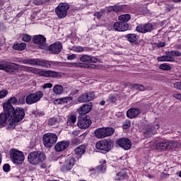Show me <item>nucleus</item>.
<instances>
[{"instance_id":"obj_49","label":"nucleus","mask_w":181,"mask_h":181,"mask_svg":"<svg viewBox=\"0 0 181 181\" xmlns=\"http://www.w3.org/2000/svg\"><path fill=\"white\" fill-rule=\"evenodd\" d=\"M115 12H121L122 11V6H115L112 7Z\"/></svg>"},{"instance_id":"obj_13","label":"nucleus","mask_w":181,"mask_h":181,"mask_svg":"<svg viewBox=\"0 0 181 181\" xmlns=\"http://www.w3.org/2000/svg\"><path fill=\"white\" fill-rule=\"evenodd\" d=\"M77 125L78 128H81V129H87L90 125H91V120L90 119V117L84 116L83 117H81L78 119L77 122Z\"/></svg>"},{"instance_id":"obj_29","label":"nucleus","mask_w":181,"mask_h":181,"mask_svg":"<svg viewBox=\"0 0 181 181\" xmlns=\"http://www.w3.org/2000/svg\"><path fill=\"white\" fill-rule=\"evenodd\" d=\"M51 63L52 62H50V61L38 59V66H41L42 67H45V69H50Z\"/></svg>"},{"instance_id":"obj_34","label":"nucleus","mask_w":181,"mask_h":181,"mask_svg":"<svg viewBox=\"0 0 181 181\" xmlns=\"http://www.w3.org/2000/svg\"><path fill=\"white\" fill-rule=\"evenodd\" d=\"M126 37L127 40L131 43H134V42H136V39H138L136 34H128L126 35Z\"/></svg>"},{"instance_id":"obj_57","label":"nucleus","mask_w":181,"mask_h":181,"mask_svg":"<svg viewBox=\"0 0 181 181\" xmlns=\"http://www.w3.org/2000/svg\"><path fill=\"white\" fill-rule=\"evenodd\" d=\"M173 96L174 98H176V100H180V101H181V93H175Z\"/></svg>"},{"instance_id":"obj_64","label":"nucleus","mask_w":181,"mask_h":181,"mask_svg":"<svg viewBox=\"0 0 181 181\" xmlns=\"http://www.w3.org/2000/svg\"><path fill=\"white\" fill-rule=\"evenodd\" d=\"M110 101H112V102L115 101V97L110 98Z\"/></svg>"},{"instance_id":"obj_19","label":"nucleus","mask_w":181,"mask_h":181,"mask_svg":"<svg viewBox=\"0 0 181 181\" xmlns=\"http://www.w3.org/2000/svg\"><path fill=\"white\" fill-rule=\"evenodd\" d=\"M62 43L60 42H55L54 44H52L49 47V52H52L54 54H59L62 52Z\"/></svg>"},{"instance_id":"obj_12","label":"nucleus","mask_w":181,"mask_h":181,"mask_svg":"<svg viewBox=\"0 0 181 181\" xmlns=\"http://www.w3.org/2000/svg\"><path fill=\"white\" fill-rule=\"evenodd\" d=\"M33 43L37 45L39 49H46V38L43 35H35L33 39Z\"/></svg>"},{"instance_id":"obj_16","label":"nucleus","mask_w":181,"mask_h":181,"mask_svg":"<svg viewBox=\"0 0 181 181\" xmlns=\"http://www.w3.org/2000/svg\"><path fill=\"white\" fill-rule=\"evenodd\" d=\"M76 163V160L74 159V158H69L64 164V166L62 168V170H63V172H67L69 170H71V169H73V167L74 166Z\"/></svg>"},{"instance_id":"obj_61","label":"nucleus","mask_w":181,"mask_h":181,"mask_svg":"<svg viewBox=\"0 0 181 181\" xmlns=\"http://www.w3.org/2000/svg\"><path fill=\"white\" fill-rule=\"evenodd\" d=\"M72 134H73V135H74L75 136H78V135H79L78 131H76V130L74 131V132H72Z\"/></svg>"},{"instance_id":"obj_17","label":"nucleus","mask_w":181,"mask_h":181,"mask_svg":"<svg viewBox=\"0 0 181 181\" xmlns=\"http://www.w3.org/2000/svg\"><path fill=\"white\" fill-rule=\"evenodd\" d=\"M69 145H70V142L67 141H59L55 146L54 149L56 152H63L64 149H67L69 148Z\"/></svg>"},{"instance_id":"obj_28","label":"nucleus","mask_w":181,"mask_h":181,"mask_svg":"<svg viewBox=\"0 0 181 181\" xmlns=\"http://www.w3.org/2000/svg\"><path fill=\"white\" fill-rule=\"evenodd\" d=\"M18 69L22 70L23 71H26L27 73H33L35 74L36 68L30 67L25 65H18Z\"/></svg>"},{"instance_id":"obj_58","label":"nucleus","mask_w":181,"mask_h":181,"mask_svg":"<svg viewBox=\"0 0 181 181\" xmlns=\"http://www.w3.org/2000/svg\"><path fill=\"white\" fill-rule=\"evenodd\" d=\"M81 142H83V141L80 140V139H75L73 141L74 145H77V144H81Z\"/></svg>"},{"instance_id":"obj_6","label":"nucleus","mask_w":181,"mask_h":181,"mask_svg":"<svg viewBox=\"0 0 181 181\" xmlns=\"http://www.w3.org/2000/svg\"><path fill=\"white\" fill-rule=\"evenodd\" d=\"M180 143L177 141H162L156 144V149L158 151H166L173 149V148H179Z\"/></svg>"},{"instance_id":"obj_35","label":"nucleus","mask_w":181,"mask_h":181,"mask_svg":"<svg viewBox=\"0 0 181 181\" xmlns=\"http://www.w3.org/2000/svg\"><path fill=\"white\" fill-rule=\"evenodd\" d=\"M77 121V117H76V115H71L68 119H67V125L70 126L74 124Z\"/></svg>"},{"instance_id":"obj_26","label":"nucleus","mask_w":181,"mask_h":181,"mask_svg":"<svg viewBox=\"0 0 181 181\" xmlns=\"http://www.w3.org/2000/svg\"><path fill=\"white\" fill-rule=\"evenodd\" d=\"M23 64H29L30 66H38L39 59L28 58L22 61Z\"/></svg>"},{"instance_id":"obj_39","label":"nucleus","mask_w":181,"mask_h":181,"mask_svg":"<svg viewBox=\"0 0 181 181\" xmlns=\"http://www.w3.org/2000/svg\"><path fill=\"white\" fill-rule=\"evenodd\" d=\"M159 69H160L161 70L169 71V70L172 69V66H170V64H169L164 63L160 65Z\"/></svg>"},{"instance_id":"obj_44","label":"nucleus","mask_w":181,"mask_h":181,"mask_svg":"<svg viewBox=\"0 0 181 181\" xmlns=\"http://www.w3.org/2000/svg\"><path fill=\"white\" fill-rule=\"evenodd\" d=\"M22 40H23V42H30V40H32V37L29 34H23Z\"/></svg>"},{"instance_id":"obj_1","label":"nucleus","mask_w":181,"mask_h":181,"mask_svg":"<svg viewBox=\"0 0 181 181\" xmlns=\"http://www.w3.org/2000/svg\"><path fill=\"white\" fill-rule=\"evenodd\" d=\"M25 118V110L23 107H16L10 112V123L8 128H15L18 122H21Z\"/></svg>"},{"instance_id":"obj_21","label":"nucleus","mask_w":181,"mask_h":181,"mask_svg":"<svg viewBox=\"0 0 181 181\" xmlns=\"http://www.w3.org/2000/svg\"><path fill=\"white\" fill-rule=\"evenodd\" d=\"M11 117V112H2L0 114V127L2 128V127H5L6 125V121L9 119V117Z\"/></svg>"},{"instance_id":"obj_23","label":"nucleus","mask_w":181,"mask_h":181,"mask_svg":"<svg viewBox=\"0 0 181 181\" xmlns=\"http://www.w3.org/2000/svg\"><path fill=\"white\" fill-rule=\"evenodd\" d=\"M158 62H173L175 61V57L170 54V51L166 53V55L162 57H158L157 58Z\"/></svg>"},{"instance_id":"obj_47","label":"nucleus","mask_w":181,"mask_h":181,"mask_svg":"<svg viewBox=\"0 0 181 181\" xmlns=\"http://www.w3.org/2000/svg\"><path fill=\"white\" fill-rule=\"evenodd\" d=\"M170 54L171 56H173V57H179V56H180V52L179 51H176V50H172L170 51Z\"/></svg>"},{"instance_id":"obj_42","label":"nucleus","mask_w":181,"mask_h":181,"mask_svg":"<svg viewBox=\"0 0 181 181\" xmlns=\"http://www.w3.org/2000/svg\"><path fill=\"white\" fill-rule=\"evenodd\" d=\"M80 62H82L83 63H90V56L88 55H83L79 59Z\"/></svg>"},{"instance_id":"obj_59","label":"nucleus","mask_w":181,"mask_h":181,"mask_svg":"<svg viewBox=\"0 0 181 181\" xmlns=\"http://www.w3.org/2000/svg\"><path fill=\"white\" fill-rule=\"evenodd\" d=\"M33 4L35 5H41V4H43V0H33Z\"/></svg>"},{"instance_id":"obj_32","label":"nucleus","mask_w":181,"mask_h":181,"mask_svg":"<svg viewBox=\"0 0 181 181\" xmlns=\"http://www.w3.org/2000/svg\"><path fill=\"white\" fill-rule=\"evenodd\" d=\"M14 50H25L26 49V44L25 42L17 43L13 45Z\"/></svg>"},{"instance_id":"obj_7","label":"nucleus","mask_w":181,"mask_h":181,"mask_svg":"<svg viewBox=\"0 0 181 181\" xmlns=\"http://www.w3.org/2000/svg\"><path fill=\"white\" fill-rule=\"evenodd\" d=\"M43 97V92L38 90L34 93L29 94L25 98V103L28 105H32V104H36L38 101H40Z\"/></svg>"},{"instance_id":"obj_43","label":"nucleus","mask_w":181,"mask_h":181,"mask_svg":"<svg viewBox=\"0 0 181 181\" xmlns=\"http://www.w3.org/2000/svg\"><path fill=\"white\" fill-rule=\"evenodd\" d=\"M86 100L88 101H91V100H94V98L95 97V94H94V92H89L86 93Z\"/></svg>"},{"instance_id":"obj_33","label":"nucleus","mask_w":181,"mask_h":181,"mask_svg":"<svg viewBox=\"0 0 181 181\" xmlns=\"http://www.w3.org/2000/svg\"><path fill=\"white\" fill-rule=\"evenodd\" d=\"M130 19L131 16L129 14H124L119 16V21L122 22V23H127Z\"/></svg>"},{"instance_id":"obj_62","label":"nucleus","mask_w":181,"mask_h":181,"mask_svg":"<svg viewBox=\"0 0 181 181\" xmlns=\"http://www.w3.org/2000/svg\"><path fill=\"white\" fill-rule=\"evenodd\" d=\"M49 63H51L50 64V67H52V65L56 64V62H54V61H49Z\"/></svg>"},{"instance_id":"obj_54","label":"nucleus","mask_w":181,"mask_h":181,"mask_svg":"<svg viewBox=\"0 0 181 181\" xmlns=\"http://www.w3.org/2000/svg\"><path fill=\"white\" fill-rule=\"evenodd\" d=\"M97 62H98V59L96 57H90L89 63H97Z\"/></svg>"},{"instance_id":"obj_55","label":"nucleus","mask_w":181,"mask_h":181,"mask_svg":"<svg viewBox=\"0 0 181 181\" xmlns=\"http://www.w3.org/2000/svg\"><path fill=\"white\" fill-rule=\"evenodd\" d=\"M77 57V54H72L67 57V60H74Z\"/></svg>"},{"instance_id":"obj_46","label":"nucleus","mask_w":181,"mask_h":181,"mask_svg":"<svg viewBox=\"0 0 181 181\" xmlns=\"http://www.w3.org/2000/svg\"><path fill=\"white\" fill-rule=\"evenodd\" d=\"M57 122V119L56 117H52L49 119L48 125L52 126L54 125Z\"/></svg>"},{"instance_id":"obj_20","label":"nucleus","mask_w":181,"mask_h":181,"mask_svg":"<svg viewBox=\"0 0 181 181\" xmlns=\"http://www.w3.org/2000/svg\"><path fill=\"white\" fill-rule=\"evenodd\" d=\"M153 27L151 24L139 25L136 28V32L139 33H147L152 30Z\"/></svg>"},{"instance_id":"obj_48","label":"nucleus","mask_w":181,"mask_h":181,"mask_svg":"<svg viewBox=\"0 0 181 181\" xmlns=\"http://www.w3.org/2000/svg\"><path fill=\"white\" fill-rule=\"evenodd\" d=\"M173 87L174 88H176V90H180V91H181V81L174 83Z\"/></svg>"},{"instance_id":"obj_3","label":"nucleus","mask_w":181,"mask_h":181,"mask_svg":"<svg viewBox=\"0 0 181 181\" xmlns=\"http://www.w3.org/2000/svg\"><path fill=\"white\" fill-rule=\"evenodd\" d=\"M10 158L11 162L16 165H22L25 160L23 153L16 148H12L10 151Z\"/></svg>"},{"instance_id":"obj_63","label":"nucleus","mask_w":181,"mask_h":181,"mask_svg":"<svg viewBox=\"0 0 181 181\" xmlns=\"http://www.w3.org/2000/svg\"><path fill=\"white\" fill-rule=\"evenodd\" d=\"M100 105H105V101L102 100V101L100 103Z\"/></svg>"},{"instance_id":"obj_5","label":"nucleus","mask_w":181,"mask_h":181,"mask_svg":"<svg viewBox=\"0 0 181 181\" xmlns=\"http://www.w3.org/2000/svg\"><path fill=\"white\" fill-rule=\"evenodd\" d=\"M57 134L54 133H46L42 136L44 146L45 148H52L57 142Z\"/></svg>"},{"instance_id":"obj_8","label":"nucleus","mask_w":181,"mask_h":181,"mask_svg":"<svg viewBox=\"0 0 181 181\" xmlns=\"http://www.w3.org/2000/svg\"><path fill=\"white\" fill-rule=\"evenodd\" d=\"M70 5L67 3L59 4L55 8V13L58 18L60 19H64L67 16V11H69Z\"/></svg>"},{"instance_id":"obj_36","label":"nucleus","mask_w":181,"mask_h":181,"mask_svg":"<svg viewBox=\"0 0 181 181\" xmlns=\"http://www.w3.org/2000/svg\"><path fill=\"white\" fill-rule=\"evenodd\" d=\"M127 176V172L124 170H122L117 175L115 178L116 180H121V179H124Z\"/></svg>"},{"instance_id":"obj_10","label":"nucleus","mask_w":181,"mask_h":181,"mask_svg":"<svg viewBox=\"0 0 181 181\" xmlns=\"http://www.w3.org/2000/svg\"><path fill=\"white\" fill-rule=\"evenodd\" d=\"M34 74H37L41 77H58L59 76V73L54 71H50V70L46 71L43 69H39L37 68H35V71Z\"/></svg>"},{"instance_id":"obj_2","label":"nucleus","mask_w":181,"mask_h":181,"mask_svg":"<svg viewBox=\"0 0 181 181\" xmlns=\"http://www.w3.org/2000/svg\"><path fill=\"white\" fill-rule=\"evenodd\" d=\"M46 159L45 153L34 151L30 153L28 156V160L30 165H39V163L43 162Z\"/></svg>"},{"instance_id":"obj_22","label":"nucleus","mask_w":181,"mask_h":181,"mask_svg":"<svg viewBox=\"0 0 181 181\" xmlns=\"http://www.w3.org/2000/svg\"><path fill=\"white\" fill-rule=\"evenodd\" d=\"M91 108H93V107L90 105H83L78 110V112L80 115V117H83V115L88 114V112L91 111Z\"/></svg>"},{"instance_id":"obj_24","label":"nucleus","mask_w":181,"mask_h":181,"mask_svg":"<svg viewBox=\"0 0 181 181\" xmlns=\"http://www.w3.org/2000/svg\"><path fill=\"white\" fill-rule=\"evenodd\" d=\"M139 114H141V110L138 108H132L127 112V115L130 119L136 118V116L139 115Z\"/></svg>"},{"instance_id":"obj_27","label":"nucleus","mask_w":181,"mask_h":181,"mask_svg":"<svg viewBox=\"0 0 181 181\" xmlns=\"http://www.w3.org/2000/svg\"><path fill=\"white\" fill-rule=\"evenodd\" d=\"M72 67H84L85 69H95V64H81L74 62L71 64Z\"/></svg>"},{"instance_id":"obj_50","label":"nucleus","mask_w":181,"mask_h":181,"mask_svg":"<svg viewBox=\"0 0 181 181\" xmlns=\"http://www.w3.org/2000/svg\"><path fill=\"white\" fill-rule=\"evenodd\" d=\"M74 52H76V53H81V52H84V48L83 47H74Z\"/></svg>"},{"instance_id":"obj_41","label":"nucleus","mask_w":181,"mask_h":181,"mask_svg":"<svg viewBox=\"0 0 181 181\" xmlns=\"http://www.w3.org/2000/svg\"><path fill=\"white\" fill-rule=\"evenodd\" d=\"M78 103H87L88 102V100H87V95L86 93L79 96L78 98Z\"/></svg>"},{"instance_id":"obj_4","label":"nucleus","mask_w":181,"mask_h":181,"mask_svg":"<svg viewBox=\"0 0 181 181\" xmlns=\"http://www.w3.org/2000/svg\"><path fill=\"white\" fill-rule=\"evenodd\" d=\"M115 132V130L114 128L103 127L95 129L94 134L96 138H98V139H103L104 138H107V136H111V135H112Z\"/></svg>"},{"instance_id":"obj_18","label":"nucleus","mask_w":181,"mask_h":181,"mask_svg":"<svg viewBox=\"0 0 181 181\" xmlns=\"http://www.w3.org/2000/svg\"><path fill=\"white\" fill-rule=\"evenodd\" d=\"M113 28L117 32H125L128 30L129 25L127 23L116 22L113 25Z\"/></svg>"},{"instance_id":"obj_38","label":"nucleus","mask_w":181,"mask_h":181,"mask_svg":"<svg viewBox=\"0 0 181 181\" xmlns=\"http://www.w3.org/2000/svg\"><path fill=\"white\" fill-rule=\"evenodd\" d=\"M71 95H73V93H71L70 94V96H68V97H65V98H63L62 99H59L58 101H59V103L62 104V103H70V101H72L73 100V97H71Z\"/></svg>"},{"instance_id":"obj_53","label":"nucleus","mask_w":181,"mask_h":181,"mask_svg":"<svg viewBox=\"0 0 181 181\" xmlns=\"http://www.w3.org/2000/svg\"><path fill=\"white\" fill-rule=\"evenodd\" d=\"M53 87V84L51 83H45L44 86H42V88L46 89V88H52Z\"/></svg>"},{"instance_id":"obj_11","label":"nucleus","mask_w":181,"mask_h":181,"mask_svg":"<svg viewBox=\"0 0 181 181\" xmlns=\"http://www.w3.org/2000/svg\"><path fill=\"white\" fill-rule=\"evenodd\" d=\"M12 104H18V99L16 98H11L7 102H5L3 104L4 111H5L7 113L13 111V106H12Z\"/></svg>"},{"instance_id":"obj_60","label":"nucleus","mask_w":181,"mask_h":181,"mask_svg":"<svg viewBox=\"0 0 181 181\" xmlns=\"http://www.w3.org/2000/svg\"><path fill=\"white\" fill-rule=\"evenodd\" d=\"M165 42H160L157 44L158 47H165Z\"/></svg>"},{"instance_id":"obj_31","label":"nucleus","mask_w":181,"mask_h":181,"mask_svg":"<svg viewBox=\"0 0 181 181\" xmlns=\"http://www.w3.org/2000/svg\"><path fill=\"white\" fill-rule=\"evenodd\" d=\"M63 86L61 85H55L53 87V93H55L56 95H60L61 94H63Z\"/></svg>"},{"instance_id":"obj_37","label":"nucleus","mask_w":181,"mask_h":181,"mask_svg":"<svg viewBox=\"0 0 181 181\" xmlns=\"http://www.w3.org/2000/svg\"><path fill=\"white\" fill-rule=\"evenodd\" d=\"M105 163H107L105 160H100V165L98 166V170L100 172H105L106 166H107V165Z\"/></svg>"},{"instance_id":"obj_25","label":"nucleus","mask_w":181,"mask_h":181,"mask_svg":"<svg viewBox=\"0 0 181 181\" xmlns=\"http://www.w3.org/2000/svg\"><path fill=\"white\" fill-rule=\"evenodd\" d=\"M74 152L77 159H80L86 153V146L84 145H80L75 148Z\"/></svg>"},{"instance_id":"obj_52","label":"nucleus","mask_w":181,"mask_h":181,"mask_svg":"<svg viewBox=\"0 0 181 181\" xmlns=\"http://www.w3.org/2000/svg\"><path fill=\"white\" fill-rule=\"evenodd\" d=\"M131 127V122H126L123 124V129H128Z\"/></svg>"},{"instance_id":"obj_45","label":"nucleus","mask_w":181,"mask_h":181,"mask_svg":"<svg viewBox=\"0 0 181 181\" xmlns=\"http://www.w3.org/2000/svg\"><path fill=\"white\" fill-rule=\"evenodd\" d=\"M8 93L9 92L6 89H2L1 90H0V100L2 98H5V97L8 95Z\"/></svg>"},{"instance_id":"obj_56","label":"nucleus","mask_w":181,"mask_h":181,"mask_svg":"<svg viewBox=\"0 0 181 181\" xmlns=\"http://www.w3.org/2000/svg\"><path fill=\"white\" fill-rule=\"evenodd\" d=\"M104 13L103 11H98L95 13V16H96V18H98V19H100V18H101L103 16V14Z\"/></svg>"},{"instance_id":"obj_51","label":"nucleus","mask_w":181,"mask_h":181,"mask_svg":"<svg viewBox=\"0 0 181 181\" xmlns=\"http://www.w3.org/2000/svg\"><path fill=\"white\" fill-rule=\"evenodd\" d=\"M3 170L4 172H9V170H11V165H9V164H4Z\"/></svg>"},{"instance_id":"obj_14","label":"nucleus","mask_w":181,"mask_h":181,"mask_svg":"<svg viewBox=\"0 0 181 181\" xmlns=\"http://www.w3.org/2000/svg\"><path fill=\"white\" fill-rule=\"evenodd\" d=\"M18 65L15 63L5 62L4 64L0 63V70H4L7 73H11L12 70L18 69Z\"/></svg>"},{"instance_id":"obj_9","label":"nucleus","mask_w":181,"mask_h":181,"mask_svg":"<svg viewBox=\"0 0 181 181\" xmlns=\"http://www.w3.org/2000/svg\"><path fill=\"white\" fill-rule=\"evenodd\" d=\"M112 145V142L111 140L104 139L103 141H99L96 145V149L99 151H104L105 152H108L111 151V146Z\"/></svg>"},{"instance_id":"obj_40","label":"nucleus","mask_w":181,"mask_h":181,"mask_svg":"<svg viewBox=\"0 0 181 181\" xmlns=\"http://www.w3.org/2000/svg\"><path fill=\"white\" fill-rule=\"evenodd\" d=\"M134 90H136L137 91H145V86L143 85L135 84L132 86Z\"/></svg>"},{"instance_id":"obj_30","label":"nucleus","mask_w":181,"mask_h":181,"mask_svg":"<svg viewBox=\"0 0 181 181\" xmlns=\"http://www.w3.org/2000/svg\"><path fill=\"white\" fill-rule=\"evenodd\" d=\"M156 129H159V124H156L153 127H151L148 131L145 132V135H147V136H151V135H154V134H156Z\"/></svg>"},{"instance_id":"obj_15","label":"nucleus","mask_w":181,"mask_h":181,"mask_svg":"<svg viewBox=\"0 0 181 181\" xmlns=\"http://www.w3.org/2000/svg\"><path fill=\"white\" fill-rule=\"evenodd\" d=\"M117 145L124 149L125 151H129L131 149L132 144H131V141L127 138H122L117 140Z\"/></svg>"}]
</instances>
